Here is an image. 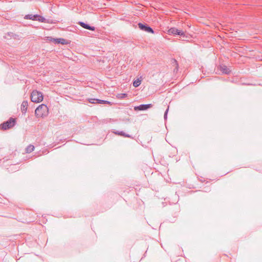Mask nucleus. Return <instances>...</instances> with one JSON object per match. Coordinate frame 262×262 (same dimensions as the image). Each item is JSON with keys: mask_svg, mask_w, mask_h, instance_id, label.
I'll return each mask as SVG.
<instances>
[{"mask_svg": "<svg viewBox=\"0 0 262 262\" xmlns=\"http://www.w3.org/2000/svg\"><path fill=\"white\" fill-rule=\"evenodd\" d=\"M141 84V80L139 79L135 80L133 82V86L135 88L139 86Z\"/></svg>", "mask_w": 262, "mask_h": 262, "instance_id": "14", "label": "nucleus"}, {"mask_svg": "<svg viewBox=\"0 0 262 262\" xmlns=\"http://www.w3.org/2000/svg\"><path fill=\"white\" fill-rule=\"evenodd\" d=\"M152 105L151 104H141L139 106L134 107L135 111H144L148 108L151 107Z\"/></svg>", "mask_w": 262, "mask_h": 262, "instance_id": "7", "label": "nucleus"}, {"mask_svg": "<svg viewBox=\"0 0 262 262\" xmlns=\"http://www.w3.org/2000/svg\"><path fill=\"white\" fill-rule=\"evenodd\" d=\"M98 103L99 104H110L111 103V102L106 101V100H100L98 99Z\"/></svg>", "mask_w": 262, "mask_h": 262, "instance_id": "16", "label": "nucleus"}, {"mask_svg": "<svg viewBox=\"0 0 262 262\" xmlns=\"http://www.w3.org/2000/svg\"><path fill=\"white\" fill-rule=\"evenodd\" d=\"M34 149V146L33 145H29L26 148V152L27 153H30Z\"/></svg>", "mask_w": 262, "mask_h": 262, "instance_id": "12", "label": "nucleus"}, {"mask_svg": "<svg viewBox=\"0 0 262 262\" xmlns=\"http://www.w3.org/2000/svg\"><path fill=\"white\" fill-rule=\"evenodd\" d=\"M28 103L27 101H23L21 104V111L23 114H26L27 111Z\"/></svg>", "mask_w": 262, "mask_h": 262, "instance_id": "9", "label": "nucleus"}, {"mask_svg": "<svg viewBox=\"0 0 262 262\" xmlns=\"http://www.w3.org/2000/svg\"><path fill=\"white\" fill-rule=\"evenodd\" d=\"M127 96V94H125V93H121V94H118V97L119 98H120V99H122V98H125V97Z\"/></svg>", "mask_w": 262, "mask_h": 262, "instance_id": "17", "label": "nucleus"}, {"mask_svg": "<svg viewBox=\"0 0 262 262\" xmlns=\"http://www.w3.org/2000/svg\"><path fill=\"white\" fill-rule=\"evenodd\" d=\"M53 40L57 43H61L62 45L64 44L65 42V39L63 38H53Z\"/></svg>", "mask_w": 262, "mask_h": 262, "instance_id": "13", "label": "nucleus"}, {"mask_svg": "<svg viewBox=\"0 0 262 262\" xmlns=\"http://www.w3.org/2000/svg\"><path fill=\"white\" fill-rule=\"evenodd\" d=\"M220 70L223 74H229L230 72L229 69H228L227 67L225 65L220 66Z\"/></svg>", "mask_w": 262, "mask_h": 262, "instance_id": "10", "label": "nucleus"}, {"mask_svg": "<svg viewBox=\"0 0 262 262\" xmlns=\"http://www.w3.org/2000/svg\"><path fill=\"white\" fill-rule=\"evenodd\" d=\"M169 34L179 35L181 36H184L185 33L183 31L180 30L176 28H171L168 30Z\"/></svg>", "mask_w": 262, "mask_h": 262, "instance_id": "6", "label": "nucleus"}, {"mask_svg": "<svg viewBox=\"0 0 262 262\" xmlns=\"http://www.w3.org/2000/svg\"><path fill=\"white\" fill-rule=\"evenodd\" d=\"M88 100L90 103L95 104L98 103V99L91 98L89 99Z\"/></svg>", "mask_w": 262, "mask_h": 262, "instance_id": "15", "label": "nucleus"}, {"mask_svg": "<svg viewBox=\"0 0 262 262\" xmlns=\"http://www.w3.org/2000/svg\"><path fill=\"white\" fill-rule=\"evenodd\" d=\"M78 24L80 25V26H81L82 28L84 29L91 31H94L95 30V27L90 26L89 25L85 24L83 22L79 21Z\"/></svg>", "mask_w": 262, "mask_h": 262, "instance_id": "8", "label": "nucleus"}, {"mask_svg": "<svg viewBox=\"0 0 262 262\" xmlns=\"http://www.w3.org/2000/svg\"><path fill=\"white\" fill-rule=\"evenodd\" d=\"M48 113V108L46 104L39 105L35 110V115L36 117H43L46 116Z\"/></svg>", "mask_w": 262, "mask_h": 262, "instance_id": "1", "label": "nucleus"}, {"mask_svg": "<svg viewBox=\"0 0 262 262\" xmlns=\"http://www.w3.org/2000/svg\"><path fill=\"white\" fill-rule=\"evenodd\" d=\"M138 26H139V28H140V29L142 31H144L148 32V33H151L152 34L154 33V31L153 29L148 26L144 25L142 23H139Z\"/></svg>", "mask_w": 262, "mask_h": 262, "instance_id": "5", "label": "nucleus"}, {"mask_svg": "<svg viewBox=\"0 0 262 262\" xmlns=\"http://www.w3.org/2000/svg\"><path fill=\"white\" fill-rule=\"evenodd\" d=\"M173 62L176 63V64L177 65V67L178 66L177 61L175 59H173Z\"/></svg>", "mask_w": 262, "mask_h": 262, "instance_id": "20", "label": "nucleus"}, {"mask_svg": "<svg viewBox=\"0 0 262 262\" xmlns=\"http://www.w3.org/2000/svg\"><path fill=\"white\" fill-rule=\"evenodd\" d=\"M113 133L114 134H115V135L121 136H123L124 137H128V138L130 137V136L129 135L125 133L123 131L116 130V131H113Z\"/></svg>", "mask_w": 262, "mask_h": 262, "instance_id": "11", "label": "nucleus"}, {"mask_svg": "<svg viewBox=\"0 0 262 262\" xmlns=\"http://www.w3.org/2000/svg\"><path fill=\"white\" fill-rule=\"evenodd\" d=\"M15 119L11 117L8 121L4 122L3 123L1 124L0 127L2 129L6 130L13 127L15 125Z\"/></svg>", "mask_w": 262, "mask_h": 262, "instance_id": "4", "label": "nucleus"}, {"mask_svg": "<svg viewBox=\"0 0 262 262\" xmlns=\"http://www.w3.org/2000/svg\"><path fill=\"white\" fill-rule=\"evenodd\" d=\"M43 96L42 92L33 90L31 94V100L33 102L39 103L43 100Z\"/></svg>", "mask_w": 262, "mask_h": 262, "instance_id": "2", "label": "nucleus"}, {"mask_svg": "<svg viewBox=\"0 0 262 262\" xmlns=\"http://www.w3.org/2000/svg\"><path fill=\"white\" fill-rule=\"evenodd\" d=\"M8 35L10 36V37H12V36H13V33H8Z\"/></svg>", "mask_w": 262, "mask_h": 262, "instance_id": "19", "label": "nucleus"}, {"mask_svg": "<svg viewBox=\"0 0 262 262\" xmlns=\"http://www.w3.org/2000/svg\"><path fill=\"white\" fill-rule=\"evenodd\" d=\"M24 18L32 20H37L41 23H49L48 21H46L45 18L38 14H27L25 16Z\"/></svg>", "mask_w": 262, "mask_h": 262, "instance_id": "3", "label": "nucleus"}, {"mask_svg": "<svg viewBox=\"0 0 262 262\" xmlns=\"http://www.w3.org/2000/svg\"><path fill=\"white\" fill-rule=\"evenodd\" d=\"M168 109H169V107H168V108L166 109V111L165 112L164 115V118L165 120L167 119V113H168Z\"/></svg>", "mask_w": 262, "mask_h": 262, "instance_id": "18", "label": "nucleus"}]
</instances>
